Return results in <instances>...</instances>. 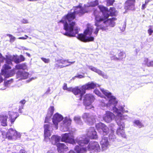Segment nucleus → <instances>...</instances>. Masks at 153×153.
Instances as JSON below:
<instances>
[{"instance_id": "nucleus-1", "label": "nucleus", "mask_w": 153, "mask_h": 153, "mask_svg": "<svg viewBox=\"0 0 153 153\" xmlns=\"http://www.w3.org/2000/svg\"><path fill=\"white\" fill-rule=\"evenodd\" d=\"M74 11L68 13L63 16L62 19L58 22V23H62L63 24V29L66 32L63 34L69 37H75L78 33L79 30L77 27H75L76 22L73 21L75 19L76 14L82 16L88 11L80 5L73 7Z\"/></svg>"}, {"instance_id": "nucleus-2", "label": "nucleus", "mask_w": 153, "mask_h": 153, "mask_svg": "<svg viewBox=\"0 0 153 153\" xmlns=\"http://www.w3.org/2000/svg\"><path fill=\"white\" fill-rule=\"evenodd\" d=\"M115 119L117 124L119 126L117 129V134L119 136L125 137V124L124 122H122L125 119L124 116L120 112H118L116 116Z\"/></svg>"}, {"instance_id": "nucleus-3", "label": "nucleus", "mask_w": 153, "mask_h": 153, "mask_svg": "<svg viewBox=\"0 0 153 153\" xmlns=\"http://www.w3.org/2000/svg\"><path fill=\"white\" fill-rule=\"evenodd\" d=\"M98 8L100 10V16H103V19L105 20L107 19L108 17L109 16H116V10L114 7H110L109 9L110 13L108 8L103 5H100L98 6Z\"/></svg>"}, {"instance_id": "nucleus-4", "label": "nucleus", "mask_w": 153, "mask_h": 153, "mask_svg": "<svg viewBox=\"0 0 153 153\" xmlns=\"http://www.w3.org/2000/svg\"><path fill=\"white\" fill-rule=\"evenodd\" d=\"M1 131L3 137L4 138H7L9 140L16 139L17 138L20 137V134L17 131L12 128L8 129L6 132L3 130Z\"/></svg>"}, {"instance_id": "nucleus-5", "label": "nucleus", "mask_w": 153, "mask_h": 153, "mask_svg": "<svg viewBox=\"0 0 153 153\" xmlns=\"http://www.w3.org/2000/svg\"><path fill=\"white\" fill-rule=\"evenodd\" d=\"M8 64H5L3 66L1 73L6 77H9L14 75L15 73V69H11V67Z\"/></svg>"}, {"instance_id": "nucleus-6", "label": "nucleus", "mask_w": 153, "mask_h": 153, "mask_svg": "<svg viewBox=\"0 0 153 153\" xmlns=\"http://www.w3.org/2000/svg\"><path fill=\"white\" fill-rule=\"evenodd\" d=\"M94 16L95 19V24L94 25L97 27L95 29V30L94 32V33L97 36V35L99 30H101L102 31H105L107 29L108 26H103L101 24V23L102 22H98L97 21V19L99 18V17L98 15L95 12V10L93 12Z\"/></svg>"}, {"instance_id": "nucleus-7", "label": "nucleus", "mask_w": 153, "mask_h": 153, "mask_svg": "<svg viewBox=\"0 0 153 153\" xmlns=\"http://www.w3.org/2000/svg\"><path fill=\"white\" fill-rule=\"evenodd\" d=\"M57 62V63L55 65V68H58L69 66L74 63L75 61L69 62L68 60L62 59H58Z\"/></svg>"}, {"instance_id": "nucleus-8", "label": "nucleus", "mask_w": 153, "mask_h": 153, "mask_svg": "<svg viewBox=\"0 0 153 153\" xmlns=\"http://www.w3.org/2000/svg\"><path fill=\"white\" fill-rule=\"evenodd\" d=\"M136 0H126L124 4V7L126 10H135Z\"/></svg>"}, {"instance_id": "nucleus-9", "label": "nucleus", "mask_w": 153, "mask_h": 153, "mask_svg": "<svg viewBox=\"0 0 153 153\" xmlns=\"http://www.w3.org/2000/svg\"><path fill=\"white\" fill-rule=\"evenodd\" d=\"M95 98L94 96L91 94H87L84 96L83 103L86 106H89L94 102Z\"/></svg>"}, {"instance_id": "nucleus-10", "label": "nucleus", "mask_w": 153, "mask_h": 153, "mask_svg": "<svg viewBox=\"0 0 153 153\" xmlns=\"http://www.w3.org/2000/svg\"><path fill=\"white\" fill-rule=\"evenodd\" d=\"M61 141L73 144L75 143L74 137L70 134L65 133L63 134L62 136Z\"/></svg>"}, {"instance_id": "nucleus-11", "label": "nucleus", "mask_w": 153, "mask_h": 153, "mask_svg": "<svg viewBox=\"0 0 153 153\" xmlns=\"http://www.w3.org/2000/svg\"><path fill=\"white\" fill-rule=\"evenodd\" d=\"M94 10L99 17L97 19L98 22H102L103 24L106 25L109 23V21H111V22H112L113 21L114 22V21L116 20L117 19V18H111L109 19V17H108L107 19H105H105L104 20L103 19V16H100V12L96 10Z\"/></svg>"}, {"instance_id": "nucleus-12", "label": "nucleus", "mask_w": 153, "mask_h": 153, "mask_svg": "<svg viewBox=\"0 0 153 153\" xmlns=\"http://www.w3.org/2000/svg\"><path fill=\"white\" fill-rule=\"evenodd\" d=\"M73 93L75 95L80 94L79 100H82V97L85 94V91L82 88V85L80 88L79 87H76L73 88Z\"/></svg>"}, {"instance_id": "nucleus-13", "label": "nucleus", "mask_w": 153, "mask_h": 153, "mask_svg": "<svg viewBox=\"0 0 153 153\" xmlns=\"http://www.w3.org/2000/svg\"><path fill=\"white\" fill-rule=\"evenodd\" d=\"M57 151L59 153H65L67 151L68 147L64 143H58L56 144Z\"/></svg>"}, {"instance_id": "nucleus-14", "label": "nucleus", "mask_w": 153, "mask_h": 153, "mask_svg": "<svg viewBox=\"0 0 153 153\" xmlns=\"http://www.w3.org/2000/svg\"><path fill=\"white\" fill-rule=\"evenodd\" d=\"M88 150H94L95 151H98L100 150V146L97 142H91L87 146Z\"/></svg>"}, {"instance_id": "nucleus-15", "label": "nucleus", "mask_w": 153, "mask_h": 153, "mask_svg": "<svg viewBox=\"0 0 153 153\" xmlns=\"http://www.w3.org/2000/svg\"><path fill=\"white\" fill-rule=\"evenodd\" d=\"M102 149V150H106L110 145L108 138L104 137H102L100 142Z\"/></svg>"}, {"instance_id": "nucleus-16", "label": "nucleus", "mask_w": 153, "mask_h": 153, "mask_svg": "<svg viewBox=\"0 0 153 153\" xmlns=\"http://www.w3.org/2000/svg\"><path fill=\"white\" fill-rule=\"evenodd\" d=\"M29 73L25 71L19 70L16 72V76L20 79H25L28 77Z\"/></svg>"}, {"instance_id": "nucleus-17", "label": "nucleus", "mask_w": 153, "mask_h": 153, "mask_svg": "<svg viewBox=\"0 0 153 153\" xmlns=\"http://www.w3.org/2000/svg\"><path fill=\"white\" fill-rule=\"evenodd\" d=\"M96 87V84L93 82H88L82 85V88L85 91V93L86 92V90H89L91 89H93Z\"/></svg>"}, {"instance_id": "nucleus-18", "label": "nucleus", "mask_w": 153, "mask_h": 153, "mask_svg": "<svg viewBox=\"0 0 153 153\" xmlns=\"http://www.w3.org/2000/svg\"><path fill=\"white\" fill-rule=\"evenodd\" d=\"M63 119L62 116L58 113L54 114L53 118V124L56 126V129H57V125L58 122L61 121Z\"/></svg>"}, {"instance_id": "nucleus-19", "label": "nucleus", "mask_w": 153, "mask_h": 153, "mask_svg": "<svg viewBox=\"0 0 153 153\" xmlns=\"http://www.w3.org/2000/svg\"><path fill=\"white\" fill-rule=\"evenodd\" d=\"M87 134L91 139H95L97 137V132L93 128H91L88 129Z\"/></svg>"}, {"instance_id": "nucleus-20", "label": "nucleus", "mask_w": 153, "mask_h": 153, "mask_svg": "<svg viewBox=\"0 0 153 153\" xmlns=\"http://www.w3.org/2000/svg\"><path fill=\"white\" fill-rule=\"evenodd\" d=\"M100 90L102 93L106 96L109 99V102H110L111 100H114L116 99L115 97L111 95V92L105 90L104 88L101 89Z\"/></svg>"}, {"instance_id": "nucleus-21", "label": "nucleus", "mask_w": 153, "mask_h": 153, "mask_svg": "<svg viewBox=\"0 0 153 153\" xmlns=\"http://www.w3.org/2000/svg\"><path fill=\"white\" fill-rule=\"evenodd\" d=\"M7 118L8 116L7 115L3 114L0 115V123L2 126L5 127L7 126Z\"/></svg>"}, {"instance_id": "nucleus-22", "label": "nucleus", "mask_w": 153, "mask_h": 153, "mask_svg": "<svg viewBox=\"0 0 153 153\" xmlns=\"http://www.w3.org/2000/svg\"><path fill=\"white\" fill-rule=\"evenodd\" d=\"M76 142L80 146H83L87 145L89 140L87 137L81 138V139L76 140Z\"/></svg>"}, {"instance_id": "nucleus-23", "label": "nucleus", "mask_w": 153, "mask_h": 153, "mask_svg": "<svg viewBox=\"0 0 153 153\" xmlns=\"http://www.w3.org/2000/svg\"><path fill=\"white\" fill-rule=\"evenodd\" d=\"M114 116V114L113 113L110 111H108L106 113L104 119L107 122L109 123L112 120V118Z\"/></svg>"}, {"instance_id": "nucleus-24", "label": "nucleus", "mask_w": 153, "mask_h": 153, "mask_svg": "<svg viewBox=\"0 0 153 153\" xmlns=\"http://www.w3.org/2000/svg\"><path fill=\"white\" fill-rule=\"evenodd\" d=\"M50 126L49 124H45L44 126V134L45 138L48 137L51 135V133L49 130Z\"/></svg>"}, {"instance_id": "nucleus-25", "label": "nucleus", "mask_w": 153, "mask_h": 153, "mask_svg": "<svg viewBox=\"0 0 153 153\" xmlns=\"http://www.w3.org/2000/svg\"><path fill=\"white\" fill-rule=\"evenodd\" d=\"M61 139L60 137L55 135H53L51 138V141L52 143L54 145L56 146V144H57Z\"/></svg>"}, {"instance_id": "nucleus-26", "label": "nucleus", "mask_w": 153, "mask_h": 153, "mask_svg": "<svg viewBox=\"0 0 153 153\" xmlns=\"http://www.w3.org/2000/svg\"><path fill=\"white\" fill-rule=\"evenodd\" d=\"M87 150L86 147H80L78 146H76L74 148V150L77 153H85Z\"/></svg>"}, {"instance_id": "nucleus-27", "label": "nucleus", "mask_w": 153, "mask_h": 153, "mask_svg": "<svg viewBox=\"0 0 153 153\" xmlns=\"http://www.w3.org/2000/svg\"><path fill=\"white\" fill-rule=\"evenodd\" d=\"M15 70L16 69L17 70L22 69L23 70H25L27 69V66L26 65V63H23L21 64H18L15 66Z\"/></svg>"}, {"instance_id": "nucleus-28", "label": "nucleus", "mask_w": 153, "mask_h": 153, "mask_svg": "<svg viewBox=\"0 0 153 153\" xmlns=\"http://www.w3.org/2000/svg\"><path fill=\"white\" fill-rule=\"evenodd\" d=\"M93 28L92 27H87L86 29L84 30V33L86 35H91L92 34Z\"/></svg>"}, {"instance_id": "nucleus-29", "label": "nucleus", "mask_w": 153, "mask_h": 153, "mask_svg": "<svg viewBox=\"0 0 153 153\" xmlns=\"http://www.w3.org/2000/svg\"><path fill=\"white\" fill-rule=\"evenodd\" d=\"M86 35L82 33L79 34L77 37V38L80 41L85 42Z\"/></svg>"}, {"instance_id": "nucleus-30", "label": "nucleus", "mask_w": 153, "mask_h": 153, "mask_svg": "<svg viewBox=\"0 0 153 153\" xmlns=\"http://www.w3.org/2000/svg\"><path fill=\"white\" fill-rule=\"evenodd\" d=\"M5 59L6 60V62L7 64L12 65V62L13 61L11 56H6Z\"/></svg>"}, {"instance_id": "nucleus-31", "label": "nucleus", "mask_w": 153, "mask_h": 153, "mask_svg": "<svg viewBox=\"0 0 153 153\" xmlns=\"http://www.w3.org/2000/svg\"><path fill=\"white\" fill-rule=\"evenodd\" d=\"M104 124L100 123H97L96 126V128L97 131H101L102 130Z\"/></svg>"}, {"instance_id": "nucleus-32", "label": "nucleus", "mask_w": 153, "mask_h": 153, "mask_svg": "<svg viewBox=\"0 0 153 153\" xmlns=\"http://www.w3.org/2000/svg\"><path fill=\"white\" fill-rule=\"evenodd\" d=\"M133 123L139 128H141L143 127V125L139 120H134Z\"/></svg>"}, {"instance_id": "nucleus-33", "label": "nucleus", "mask_w": 153, "mask_h": 153, "mask_svg": "<svg viewBox=\"0 0 153 153\" xmlns=\"http://www.w3.org/2000/svg\"><path fill=\"white\" fill-rule=\"evenodd\" d=\"M12 56L13 61H14L15 63L18 64L19 63V58L17 55H13Z\"/></svg>"}, {"instance_id": "nucleus-34", "label": "nucleus", "mask_w": 153, "mask_h": 153, "mask_svg": "<svg viewBox=\"0 0 153 153\" xmlns=\"http://www.w3.org/2000/svg\"><path fill=\"white\" fill-rule=\"evenodd\" d=\"M98 4V0H95L91 1L89 3V6L91 7H95Z\"/></svg>"}, {"instance_id": "nucleus-35", "label": "nucleus", "mask_w": 153, "mask_h": 153, "mask_svg": "<svg viewBox=\"0 0 153 153\" xmlns=\"http://www.w3.org/2000/svg\"><path fill=\"white\" fill-rule=\"evenodd\" d=\"M54 110V108L53 106H51L49 107L48 110V113L50 114L51 117L53 114Z\"/></svg>"}, {"instance_id": "nucleus-36", "label": "nucleus", "mask_w": 153, "mask_h": 153, "mask_svg": "<svg viewBox=\"0 0 153 153\" xmlns=\"http://www.w3.org/2000/svg\"><path fill=\"white\" fill-rule=\"evenodd\" d=\"M118 57L120 60L126 57V53L123 52H120L118 54Z\"/></svg>"}, {"instance_id": "nucleus-37", "label": "nucleus", "mask_w": 153, "mask_h": 153, "mask_svg": "<svg viewBox=\"0 0 153 153\" xmlns=\"http://www.w3.org/2000/svg\"><path fill=\"white\" fill-rule=\"evenodd\" d=\"M104 133L105 134H107L109 132V129L106 126L105 124L102 130Z\"/></svg>"}, {"instance_id": "nucleus-38", "label": "nucleus", "mask_w": 153, "mask_h": 153, "mask_svg": "<svg viewBox=\"0 0 153 153\" xmlns=\"http://www.w3.org/2000/svg\"><path fill=\"white\" fill-rule=\"evenodd\" d=\"M13 79H11L10 80L4 82V85L5 86L8 87L10 85V84L13 82Z\"/></svg>"}, {"instance_id": "nucleus-39", "label": "nucleus", "mask_w": 153, "mask_h": 153, "mask_svg": "<svg viewBox=\"0 0 153 153\" xmlns=\"http://www.w3.org/2000/svg\"><path fill=\"white\" fill-rule=\"evenodd\" d=\"M114 1L115 0H107V5L108 6L113 5Z\"/></svg>"}, {"instance_id": "nucleus-40", "label": "nucleus", "mask_w": 153, "mask_h": 153, "mask_svg": "<svg viewBox=\"0 0 153 153\" xmlns=\"http://www.w3.org/2000/svg\"><path fill=\"white\" fill-rule=\"evenodd\" d=\"M94 40V37L93 36L88 37L86 39L85 42L93 41Z\"/></svg>"}, {"instance_id": "nucleus-41", "label": "nucleus", "mask_w": 153, "mask_h": 153, "mask_svg": "<svg viewBox=\"0 0 153 153\" xmlns=\"http://www.w3.org/2000/svg\"><path fill=\"white\" fill-rule=\"evenodd\" d=\"M144 62L146 65L148 67H149V64H150V61H149V60L148 58H145L144 59Z\"/></svg>"}, {"instance_id": "nucleus-42", "label": "nucleus", "mask_w": 153, "mask_h": 153, "mask_svg": "<svg viewBox=\"0 0 153 153\" xmlns=\"http://www.w3.org/2000/svg\"><path fill=\"white\" fill-rule=\"evenodd\" d=\"M41 59L45 63H48L50 61V60L49 59H46L44 57H41Z\"/></svg>"}, {"instance_id": "nucleus-43", "label": "nucleus", "mask_w": 153, "mask_h": 153, "mask_svg": "<svg viewBox=\"0 0 153 153\" xmlns=\"http://www.w3.org/2000/svg\"><path fill=\"white\" fill-rule=\"evenodd\" d=\"M19 58V63L21 62H23L25 60V57L22 55H20Z\"/></svg>"}, {"instance_id": "nucleus-44", "label": "nucleus", "mask_w": 153, "mask_h": 153, "mask_svg": "<svg viewBox=\"0 0 153 153\" xmlns=\"http://www.w3.org/2000/svg\"><path fill=\"white\" fill-rule=\"evenodd\" d=\"M150 28L148 30V32L149 35H151L153 33V29L151 28L152 26H149Z\"/></svg>"}, {"instance_id": "nucleus-45", "label": "nucleus", "mask_w": 153, "mask_h": 153, "mask_svg": "<svg viewBox=\"0 0 153 153\" xmlns=\"http://www.w3.org/2000/svg\"><path fill=\"white\" fill-rule=\"evenodd\" d=\"M18 117V116H14L13 118H9V119L12 124H13V123L16 119Z\"/></svg>"}, {"instance_id": "nucleus-46", "label": "nucleus", "mask_w": 153, "mask_h": 153, "mask_svg": "<svg viewBox=\"0 0 153 153\" xmlns=\"http://www.w3.org/2000/svg\"><path fill=\"white\" fill-rule=\"evenodd\" d=\"M96 72L100 76H104V74L102 72V71L98 69L97 70Z\"/></svg>"}, {"instance_id": "nucleus-47", "label": "nucleus", "mask_w": 153, "mask_h": 153, "mask_svg": "<svg viewBox=\"0 0 153 153\" xmlns=\"http://www.w3.org/2000/svg\"><path fill=\"white\" fill-rule=\"evenodd\" d=\"M14 116H17V114L16 113L12 112L9 114V118H13Z\"/></svg>"}, {"instance_id": "nucleus-48", "label": "nucleus", "mask_w": 153, "mask_h": 153, "mask_svg": "<svg viewBox=\"0 0 153 153\" xmlns=\"http://www.w3.org/2000/svg\"><path fill=\"white\" fill-rule=\"evenodd\" d=\"M89 68L91 70L95 72H96L97 70V69L96 68L92 66H89Z\"/></svg>"}, {"instance_id": "nucleus-49", "label": "nucleus", "mask_w": 153, "mask_h": 153, "mask_svg": "<svg viewBox=\"0 0 153 153\" xmlns=\"http://www.w3.org/2000/svg\"><path fill=\"white\" fill-rule=\"evenodd\" d=\"M5 59V58L0 53V62L1 63L3 62Z\"/></svg>"}, {"instance_id": "nucleus-50", "label": "nucleus", "mask_w": 153, "mask_h": 153, "mask_svg": "<svg viewBox=\"0 0 153 153\" xmlns=\"http://www.w3.org/2000/svg\"><path fill=\"white\" fill-rule=\"evenodd\" d=\"M83 117L84 119H88L89 118V115L87 113H85L83 116Z\"/></svg>"}, {"instance_id": "nucleus-51", "label": "nucleus", "mask_w": 153, "mask_h": 153, "mask_svg": "<svg viewBox=\"0 0 153 153\" xmlns=\"http://www.w3.org/2000/svg\"><path fill=\"white\" fill-rule=\"evenodd\" d=\"M109 25H110L111 27H114L115 24V23L114 22H111V21H109Z\"/></svg>"}, {"instance_id": "nucleus-52", "label": "nucleus", "mask_w": 153, "mask_h": 153, "mask_svg": "<svg viewBox=\"0 0 153 153\" xmlns=\"http://www.w3.org/2000/svg\"><path fill=\"white\" fill-rule=\"evenodd\" d=\"M25 37H19L18 38V39H20L24 40V39H27V38H28V36L26 35H25Z\"/></svg>"}, {"instance_id": "nucleus-53", "label": "nucleus", "mask_w": 153, "mask_h": 153, "mask_svg": "<svg viewBox=\"0 0 153 153\" xmlns=\"http://www.w3.org/2000/svg\"><path fill=\"white\" fill-rule=\"evenodd\" d=\"M67 88V84L66 83H64L62 87L63 89L64 90H66Z\"/></svg>"}, {"instance_id": "nucleus-54", "label": "nucleus", "mask_w": 153, "mask_h": 153, "mask_svg": "<svg viewBox=\"0 0 153 153\" xmlns=\"http://www.w3.org/2000/svg\"><path fill=\"white\" fill-rule=\"evenodd\" d=\"M22 22L24 24H26L28 23V22L27 20L25 19H23L22 21Z\"/></svg>"}, {"instance_id": "nucleus-55", "label": "nucleus", "mask_w": 153, "mask_h": 153, "mask_svg": "<svg viewBox=\"0 0 153 153\" xmlns=\"http://www.w3.org/2000/svg\"><path fill=\"white\" fill-rule=\"evenodd\" d=\"M75 77L77 78H84V76L82 75H79L77 76H75Z\"/></svg>"}, {"instance_id": "nucleus-56", "label": "nucleus", "mask_w": 153, "mask_h": 153, "mask_svg": "<svg viewBox=\"0 0 153 153\" xmlns=\"http://www.w3.org/2000/svg\"><path fill=\"white\" fill-rule=\"evenodd\" d=\"M66 90L73 92V88H72V87L68 88Z\"/></svg>"}, {"instance_id": "nucleus-57", "label": "nucleus", "mask_w": 153, "mask_h": 153, "mask_svg": "<svg viewBox=\"0 0 153 153\" xmlns=\"http://www.w3.org/2000/svg\"><path fill=\"white\" fill-rule=\"evenodd\" d=\"M147 4L145 3L143 4L142 5L141 9L142 10H144L146 7V6Z\"/></svg>"}, {"instance_id": "nucleus-58", "label": "nucleus", "mask_w": 153, "mask_h": 153, "mask_svg": "<svg viewBox=\"0 0 153 153\" xmlns=\"http://www.w3.org/2000/svg\"><path fill=\"white\" fill-rule=\"evenodd\" d=\"M49 121V118L48 117H46L45 121H44V123H48Z\"/></svg>"}, {"instance_id": "nucleus-59", "label": "nucleus", "mask_w": 153, "mask_h": 153, "mask_svg": "<svg viewBox=\"0 0 153 153\" xmlns=\"http://www.w3.org/2000/svg\"><path fill=\"white\" fill-rule=\"evenodd\" d=\"M26 101L25 100H21L20 103L22 104L23 105L25 103Z\"/></svg>"}, {"instance_id": "nucleus-60", "label": "nucleus", "mask_w": 153, "mask_h": 153, "mask_svg": "<svg viewBox=\"0 0 153 153\" xmlns=\"http://www.w3.org/2000/svg\"><path fill=\"white\" fill-rule=\"evenodd\" d=\"M113 59L115 60H120V59H119V57H117L115 56H114L113 57Z\"/></svg>"}, {"instance_id": "nucleus-61", "label": "nucleus", "mask_w": 153, "mask_h": 153, "mask_svg": "<svg viewBox=\"0 0 153 153\" xmlns=\"http://www.w3.org/2000/svg\"><path fill=\"white\" fill-rule=\"evenodd\" d=\"M20 153H27V152L24 149H22L20 151Z\"/></svg>"}, {"instance_id": "nucleus-62", "label": "nucleus", "mask_w": 153, "mask_h": 153, "mask_svg": "<svg viewBox=\"0 0 153 153\" xmlns=\"http://www.w3.org/2000/svg\"><path fill=\"white\" fill-rule=\"evenodd\" d=\"M149 65V67H153V60L150 61V64Z\"/></svg>"}, {"instance_id": "nucleus-63", "label": "nucleus", "mask_w": 153, "mask_h": 153, "mask_svg": "<svg viewBox=\"0 0 153 153\" xmlns=\"http://www.w3.org/2000/svg\"><path fill=\"white\" fill-rule=\"evenodd\" d=\"M15 39V37L14 36H12V37L10 38V40L13 41H14Z\"/></svg>"}, {"instance_id": "nucleus-64", "label": "nucleus", "mask_w": 153, "mask_h": 153, "mask_svg": "<svg viewBox=\"0 0 153 153\" xmlns=\"http://www.w3.org/2000/svg\"><path fill=\"white\" fill-rule=\"evenodd\" d=\"M68 153H76L74 151L72 150H71Z\"/></svg>"}]
</instances>
